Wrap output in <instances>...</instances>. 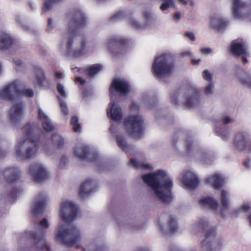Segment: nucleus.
Segmentation results:
<instances>
[{
	"label": "nucleus",
	"instance_id": "41",
	"mask_svg": "<svg viewBox=\"0 0 251 251\" xmlns=\"http://www.w3.org/2000/svg\"><path fill=\"white\" fill-rule=\"evenodd\" d=\"M163 1L162 4L160 6V10L161 11H166L169 8H174L175 7V3L174 0H161Z\"/></svg>",
	"mask_w": 251,
	"mask_h": 251
},
{
	"label": "nucleus",
	"instance_id": "32",
	"mask_svg": "<svg viewBox=\"0 0 251 251\" xmlns=\"http://www.w3.org/2000/svg\"><path fill=\"white\" fill-rule=\"evenodd\" d=\"M117 142L118 146L125 151L129 152L131 148L126 141L123 135L120 134H116Z\"/></svg>",
	"mask_w": 251,
	"mask_h": 251
},
{
	"label": "nucleus",
	"instance_id": "55",
	"mask_svg": "<svg viewBox=\"0 0 251 251\" xmlns=\"http://www.w3.org/2000/svg\"><path fill=\"white\" fill-rule=\"evenodd\" d=\"M244 166L247 168L250 169L251 168V159L247 158L245 159L244 162Z\"/></svg>",
	"mask_w": 251,
	"mask_h": 251
},
{
	"label": "nucleus",
	"instance_id": "11",
	"mask_svg": "<svg viewBox=\"0 0 251 251\" xmlns=\"http://www.w3.org/2000/svg\"><path fill=\"white\" fill-rule=\"evenodd\" d=\"M124 125L128 134L135 138L141 137L145 128L144 119L139 114H131L125 118Z\"/></svg>",
	"mask_w": 251,
	"mask_h": 251
},
{
	"label": "nucleus",
	"instance_id": "24",
	"mask_svg": "<svg viewBox=\"0 0 251 251\" xmlns=\"http://www.w3.org/2000/svg\"><path fill=\"white\" fill-rule=\"evenodd\" d=\"M205 182L216 189H219L223 186L224 178L219 173H214L208 176L205 179Z\"/></svg>",
	"mask_w": 251,
	"mask_h": 251
},
{
	"label": "nucleus",
	"instance_id": "9",
	"mask_svg": "<svg viewBox=\"0 0 251 251\" xmlns=\"http://www.w3.org/2000/svg\"><path fill=\"white\" fill-rule=\"evenodd\" d=\"M22 84V80L17 79L5 85L0 89V100L10 101L17 99L21 96L27 97H33L34 92L31 88L20 90V88Z\"/></svg>",
	"mask_w": 251,
	"mask_h": 251
},
{
	"label": "nucleus",
	"instance_id": "3",
	"mask_svg": "<svg viewBox=\"0 0 251 251\" xmlns=\"http://www.w3.org/2000/svg\"><path fill=\"white\" fill-rule=\"evenodd\" d=\"M23 137L15 146V155L20 160L28 159L36 156L39 150L38 127L35 124L28 123L22 129Z\"/></svg>",
	"mask_w": 251,
	"mask_h": 251
},
{
	"label": "nucleus",
	"instance_id": "60",
	"mask_svg": "<svg viewBox=\"0 0 251 251\" xmlns=\"http://www.w3.org/2000/svg\"><path fill=\"white\" fill-rule=\"evenodd\" d=\"M181 17V14L180 13L177 12L174 14L173 16V19L176 22H178Z\"/></svg>",
	"mask_w": 251,
	"mask_h": 251
},
{
	"label": "nucleus",
	"instance_id": "47",
	"mask_svg": "<svg viewBox=\"0 0 251 251\" xmlns=\"http://www.w3.org/2000/svg\"><path fill=\"white\" fill-rule=\"evenodd\" d=\"M214 84L213 82L208 83L204 88V94L206 95H211L213 92Z\"/></svg>",
	"mask_w": 251,
	"mask_h": 251
},
{
	"label": "nucleus",
	"instance_id": "2",
	"mask_svg": "<svg viewBox=\"0 0 251 251\" xmlns=\"http://www.w3.org/2000/svg\"><path fill=\"white\" fill-rule=\"evenodd\" d=\"M89 23L86 15L80 10H77L72 14V17L68 25V33L63 35L62 43L60 48L68 55L73 57H79L87 54L94 52V47L88 45L86 40L81 41L79 46L74 43V35L75 31L79 28H83Z\"/></svg>",
	"mask_w": 251,
	"mask_h": 251
},
{
	"label": "nucleus",
	"instance_id": "8",
	"mask_svg": "<svg viewBox=\"0 0 251 251\" xmlns=\"http://www.w3.org/2000/svg\"><path fill=\"white\" fill-rule=\"evenodd\" d=\"M174 57L170 52H165L155 58L152 72L157 77L162 79L169 77L174 70Z\"/></svg>",
	"mask_w": 251,
	"mask_h": 251
},
{
	"label": "nucleus",
	"instance_id": "30",
	"mask_svg": "<svg viewBox=\"0 0 251 251\" xmlns=\"http://www.w3.org/2000/svg\"><path fill=\"white\" fill-rule=\"evenodd\" d=\"M35 76L31 78L35 87H42L46 82V78L44 71L40 69H36L34 72Z\"/></svg>",
	"mask_w": 251,
	"mask_h": 251
},
{
	"label": "nucleus",
	"instance_id": "19",
	"mask_svg": "<svg viewBox=\"0 0 251 251\" xmlns=\"http://www.w3.org/2000/svg\"><path fill=\"white\" fill-rule=\"evenodd\" d=\"M180 180L183 184L189 189H196L199 184L198 175L191 169L185 170L182 173Z\"/></svg>",
	"mask_w": 251,
	"mask_h": 251
},
{
	"label": "nucleus",
	"instance_id": "57",
	"mask_svg": "<svg viewBox=\"0 0 251 251\" xmlns=\"http://www.w3.org/2000/svg\"><path fill=\"white\" fill-rule=\"evenodd\" d=\"M75 83H80L81 85L85 83V80L81 77H76L75 79Z\"/></svg>",
	"mask_w": 251,
	"mask_h": 251
},
{
	"label": "nucleus",
	"instance_id": "20",
	"mask_svg": "<svg viewBox=\"0 0 251 251\" xmlns=\"http://www.w3.org/2000/svg\"><path fill=\"white\" fill-rule=\"evenodd\" d=\"M251 139V134L247 131H239L236 133L234 139L233 144L239 151H244L249 147V143Z\"/></svg>",
	"mask_w": 251,
	"mask_h": 251
},
{
	"label": "nucleus",
	"instance_id": "61",
	"mask_svg": "<svg viewBox=\"0 0 251 251\" xmlns=\"http://www.w3.org/2000/svg\"><path fill=\"white\" fill-rule=\"evenodd\" d=\"M201 61V58L198 59H192L191 60V62L194 65L198 66L200 65V63Z\"/></svg>",
	"mask_w": 251,
	"mask_h": 251
},
{
	"label": "nucleus",
	"instance_id": "6",
	"mask_svg": "<svg viewBox=\"0 0 251 251\" xmlns=\"http://www.w3.org/2000/svg\"><path fill=\"white\" fill-rule=\"evenodd\" d=\"M220 201L221 206L220 210L218 201L213 197L202 198L200 199L199 204L201 207L209 208L215 213L220 214L224 217L227 211L231 202V196L228 190H221Z\"/></svg>",
	"mask_w": 251,
	"mask_h": 251
},
{
	"label": "nucleus",
	"instance_id": "45",
	"mask_svg": "<svg viewBox=\"0 0 251 251\" xmlns=\"http://www.w3.org/2000/svg\"><path fill=\"white\" fill-rule=\"evenodd\" d=\"M56 24L51 18H50L48 21L47 31L49 33H52L56 27Z\"/></svg>",
	"mask_w": 251,
	"mask_h": 251
},
{
	"label": "nucleus",
	"instance_id": "48",
	"mask_svg": "<svg viewBox=\"0 0 251 251\" xmlns=\"http://www.w3.org/2000/svg\"><path fill=\"white\" fill-rule=\"evenodd\" d=\"M59 100L60 108L62 110V112L65 115H67L69 113V110L67 107L66 103L63 101L60 98H58Z\"/></svg>",
	"mask_w": 251,
	"mask_h": 251
},
{
	"label": "nucleus",
	"instance_id": "31",
	"mask_svg": "<svg viewBox=\"0 0 251 251\" xmlns=\"http://www.w3.org/2000/svg\"><path fill=\"white\" fill-rule=\"evenodd\" d=\"M251 209V201H244L239 207L233 208L231 212V214L233 216H237L241 213L247 212Z\"/></svg>",
	"mask_w": 251,
	"mask_h": 251
},
{
	"label": "nucleus",
	"instance_id": "18",
	"mask_svg": "<svg viewBox=\"0 0 251 251\" xmlns=\"http://www.w3.org/2000/svg\"><path fill=\"white\" fill-rule=\"evenodd\" d=\"M29 174L33 179L40 182L48 179L50 176L47 168L41 163H34L30 166Z\"/></svg>",
	"mask_w": 251,
	"mask_h": 251
},
{
	"label": "nucleus",
	"instance_id": "38",
	"mask_svg": "<svg viewBox=\"0 0 251 251\" xmlns=\"http://www.w3.org/2000/svg\"><path fill=\"white\" fill-rule=\"evenodd\" d=\"M15 20L17 25L23 30L27 31L29 29V26L22 17L17 16Z\"/></svg>",
	"mask_w": 251,
	"mask_h": 251
},
{
	"label": "nucleus",
	"instance_id": "40",
	"mask_svg": "<svg viewBox=\"0 0 251 251\" xmlns=\"http://www.w3.org/2000/svg\"><path fill=\"white\" fill-rule=\"evenodd\" d=\"M70 124L75 132L79 133L81 131V126L78 123V119L76 116H73L70 120Z\"/></svg>",
	"mask_w": 251,
	"mask_h": 251
},
{
	"label": "nucleus",
	"instance_id": "59",
	"mask_svg": "<svg viewBox=\"0 0 251 251\" xmlns=\"http://www.w3.org/2000/svg\"><path fill=\"white\" fill-rule=\"evenodd\" d=\"M231 122V119L229 117L226 116L222 119V123L223 124H227Z\"/></svg>",
	"mask_w": 251,
	"mask_h": 251
},
{
	"label": "nucleus",
	"instance_id": "7",
	"mask_svg": "<svg viewBox=\"0 0 251 251\" xmlns=\"http://www.w3.org/2000/svg\"><path fill=\"white\" fill-rule=\"evenodd\" d=\"M201 94L199 89L192 87L183 93L174 92L171 94L173 103L182 105L191 108L198 106L201 100Z\"/></svg>",
	"mask_w": 251,
	"mask_h": 251
},
{
	"label": "nucleus",
	"instance_id": "49",
	"mask_svg": "<svg viewBox=\"0 0 251 251\" xmlns=\"http://www.w3.org/2000/svg\"><path fill=\"white\" fill-rule=\"evenodd\" d=\"M200 51L202 54L206 56L211 54L213 50L212 49L210 48H202L200 49Z\"/></svg>",
	"mask_w": 251,
	"mask_h": 251
},
{
	"label": "nucleus",
	"instance_id": "54",
	"mask_svg": "<svg viewBox=\"0 0 251 251\" xmlns=\"http://www.w3.org/2000/svg\"><path fill=\"white\" fill-rule=\"evenodd\" d=\"M185 36L189 39L191 41H194L196 40L195 34L191 32H187L185 34Z\"/></svg>",
	"mask_w": 251,
	"mask_h": 251
},
{
	"label": "nucleus",
	"instance_id": "17",
	"mask_svg": "<svg viewBox=\"0 0 251 251\" xmlns=\"http://www.w3.org/2000/svg\"><path fill=\"white\" fill-rule=\"evenodd\" d=\"M130 42L129 39L122 36H114L107 40V48L110 52L116 54L122 51V48Z\"/></svg>",
	"mask_w": 251,
	"mask_h": 251
},
{
	"label": "nucleus",
	"instance_id": "35",
	"mask_svg": "<svg viewBox=\"0 0 251 251\" xmlns=\"http://www.w3.org/2000/svg\"><path fill=\"white\" fill-rule=\"evenodd\" d=\"M208 221L206 219H200L193 226L194 230L196 231H203L208 226Z\"/></svg>",
	"mask_w": 251,
	"mask_h": 251
},
{
	"label": "nucleus",
	"instance_id": "64",
	"mask_svg": "<svg viewBox=\"0 0 251 251\" xmlns=\"http://www.w3.org/2000/svg\"><path fill=\"white\" fill-rule=\"evenodd\" d=\"M182 55H183V56L188 55V56H190L191 57H192L193 56V53L190 51H189V50L184 52L183 53Z\"/></svg>",
	"mask_w": 251,
	"mask_h": 251
},
{
	"label": "nucleus",
	"instance_id": "46",
	"mask_svg": "<svg viewBox=\"0 0 251 251\" xmlns=\"http://www.w3.org/2000/svg\"><path fill=\"white\" fill-rule=\"evenodd\" d=\"M57 92L61 97L64 98H67V95L65 90V87L64 85L58 83L57 86Z\"/></svg>",
	"mask_w": 251,
	"mask_h": 251
},
{
	"label": "nucleus",
	"instance_id": "22",
	"mask_svg": "<svg viewBox=\"0 0 251 251\" xmlns=\"http://www.w3.org/2000/svg\"><path fill=\"white\" fill-rule=\"evenodd\" d=\"M230 49L232 52L236 55H243L242 60L244 64L247 62V59L246 56L247 52L244 47V42L242 39H238L234 41L231 44Z\"/></svg>",
	"mask_w": 251,
	"mask_h": 251
},
{
	"label": "nucleus",
	"instance_id": "25",
	"mask_svg": "<svg viewBox=\"0 0 251 251\" xmlns=\"http://www.w3.org/2000/svg\"><path fill=\"white\" fill-rule=\"evenodd\" d=\"M227 24V21L220 15H213L210 18L209 26L213 29L220 30L226 27Z\"/></svg>",
	"mask_w": 251,
	"mask_h": 251
},
{
	"label": "nucleus",
	"instance_id": "43",
	"mask_svg": "<svg viewBox=\"0 0 251 251\" xmlns=\"http://www.w3.org/2000/svg\"><path fill=\"white\" fill-rule=\"evenodd\" d=\"M52 140L53 142L56 144L59 147H62L65 142L64 139L57 134L52 135Z\"/></svg>",
	"mask_w": 251,
	"mask_h": 251
},
{
	"label": "nucleus",
	"instance_id": "12",
	"mask_svg": "<svg viewBox=\"0 0 251 251\" xmlns=\"http://www.w3.org/2000/svg\"><path fill=\"white\" fill-rule=\"evenodd\" d=\"M21 171L18 167H10L4 171V184L9 194L13 195L20 190L21 185L20 183Z\"/></svg>",
	"mask_w": 251,
	"mask_h": 251
},
{
	"label": "nucleus",
	"instance_id": "16",
	"mask_svg": "<svg viewBox=\"0 0 251 251\" xmlns=\"http://www.w3.org/2000/svg\"><path fill=\"white\" fill-rule=\"evenodd\" d=\"M230 0L232 11L235 18H241L251 14V2H245L241 0Z\"/></svg>",
	"mask_w": 251,
	"mask_h": 251
},
{
	"label": "nucleus",
	"instance_id": "52",
	"mask_svg": "<svg viewBox=\"0 0 251 251\" xmlns=\"http://www.w3.org/2000/svg\"><path fill=\"white\" fill-rule=\"evenodd\" d=\"M68 162L67 157L66 156L63 155L60 159L59 167L62 168L64 167L65 165L68 163Z\"/></svg>",
	"mask_w": 251,
	"mask_h": 251
},
{
	"label": "nucleus",
	"instance_id": "53",
	"mask_svg": "<svg viewBox=\"0 0 251 251\" xmlns=\"http://www.w3.org/2000/svg\"><path fill=\"white\" fill-rule=\"evenodd\" d=\"M178 1L184 5L189 4L190 6H193L195 5L194 0H178Z\"/></svg>",
	"mask_w": 251,
	"mask_h": 251
},
{
	"label": "nucleus",
	"instance_id": "37",
	"mask_svg": "<svg viewBox=\"0 0 251 251\" xmlns=\"http://www.w3.org/2000/svg\"><path fill=\"white\" fill-rule=\"evenodd\" d=\"M141 100L142 101V104L146 108L149 109L152 108L156 103L154 99L150 98L146 95H144L142 96Z\"/></svg>",
	"mask_w": 251,
	"mask_h": 251
},
{
	"label": "nucleus",
	"instance_id": "62",
	"mask_svg": "<svg viewBox=\"0 0 251 251\" xmlns=\"http://www.w3.org/2000/svg\"><path fill=\"white\" fill-rule=\"evenodd\" d=\"M93 248H95V249L96 250V251H101V250H102V248L101 247H96L95 246L94 247V245H90V247H88V249H92V250H93Z\"/></svg>",
	"mask_w": 251,
	"mask_h": 251
},
{
	"label": "nucleus",
	"instance_id": "44",
	"mask_svg": "<svg viewBox=\"0 0 251 251\" xmlns=\"http://www.w3.org/2000/svg\"><path fill=\"white\" fill-rule=\"evenodd\" d=\"M202 78L208 82V83L212 82L213 75L208 70H204L201 74Z\"/></svg>",
	"mask_w": 251,
	"mask_h": 251
},
{
	"label": "nucleus",
	"instance_id": "23",
	"mask_svg": "<svg viewBox=\"0 0 251 251\" xmlns=\"http://www.w3.org/2000/svg\"><path fill=\"white\" fill-rule=\"evenodd\" d=\"M143 18L145 23L140 24L139 22L134 17H129L128 20L129 25L132 28L135 29H143L146 27L147 23L150 22L152 18V14L149 11H146L143 13Z\"/></svg>",
	"mask_w": 251,
	"mask_h": 251
},
{
	"label": "nucleus",
	"instance_id": "27",
	"mask_svg": "<svg viewBox=\"0 0 251 251\" xmlns=\"http://www.w3.org/2000/svg\"><path fill=\"white\" fill-rule=\"evenodd\" d=\"M38 117L41 122L44 130L49 132L54 128L53 125L48 116L40 108L38 109Z\"/></svg>",
	"mask_w": 251,
	"mask_h": 251
},
{
	"label": "nucleus",
	"instance_id": "39",
	"mask_svg": "<svg viewBox=\"0 0 251 251\" xmlns=\"http://www.w3.org/2000/svg\"><path fill=\"white\" fill-rule=\"evenodd\" d=\"M219 125L220 126V124H219V125H217L216 126V132L219 136H220L223 140H226L229 137V132L228 130L223 128H220L218 126Z\"/></svg>",
	"mask_w": 251,
	"mask_h": 251
},
{
	"label": "nucleus",
	"instance_id": "15",
	"mask_svg": "<svg viewBox=\"0 0 251 251\" xmlns=\"http://www.w3.org/2000/svg\"><path fill=\"white\" fill-rule=\"evenodd\" d=\"M24 115V106L22 102H15L11 107L7 118L13 126L18 125L23 120Z\"/></svg>",
	"mask_w": 251,
	"mask_h": 251
},
{
	"label": "nucleus",
	"instance_id": "51",
	"mask_svg": "<svg viewBox=\"0 0 251 251\" xmlns=\"http://www.w3.org/2000/svg\"><path fill=\"white\" fill-rule=\"evenodd\" d=\"M139 109V106L136 102H133L130 106V110L132 113L137 112Z\"/></svg>",
	"mask_w": 251,
	"mask_h": 251
},
{
	"label": "nucleus",
	"instance_id": "13",
	"mask_svg": "<svg viewBox=\"0 0 251 251\" xmlns=\"http://www.w3.org/2000/svg\"><path fill=\"white\" fill-rule=\"evenodd\" d=\"M224 245V239L217 236L215 229L207 231L205 239L201 242V247L207 251H216Z\"/></svg>",
	"mask_w": 251,
	"mask_h": 251
},
{
	"label": "nucleus",
	"instance_id": "36",
	"mask_svg": "<svg viewBox=\"0 0 251 251\" xmlns=\"http://www.w3.org/2000/svg\"><path fill=\"white\" fill-rule=\"evenodd\" d=\"M102 66L100 64H95L91 66L85 71L87 75L93 76L102 70Z\"/></svg>",
	"mask_w": 251,
	"mask_h": 251
},
{
	"label": "nucleus",
	"instance_id": "4",
	"mask_svg": "<svg viewBox=\"0 0 251 251\" xmlns=\"http://www.w3.org/2000/svg\"><path fill=\"white\" fill-rule=\"evenodd\" d=\"M144 182L149 185L155 196L164 202L172 201L171 190L173 187V181L168 172L162 169L142 176Z\"/></svg>",
	"mask_w": 251,
	"mask_h": 251
},
{
	"label": "nucleus",
	"instance_id": "56",
	"mask_svg": "<svg viewBox=\"0 0 251 251\" xmlns=\"http://www.w3.org/2000/svg\"><path fill=\"white\" fill-rule=\"evenodd\" d=\"M64 77V75L61 73L56 72L55 74V78L57 80L63 79Z\"/></svg>",
	"mask_w": 251,
	"mask_h": 251
},
{
	"label": "nucleus",
	"instance_id": "5",
	"mask_svg": "<svg viewBox=\"0 0 251 251\" xmlns=\"http://www.w3.org/2000/svg\"><path fill=\"white\" fill-rule=\"evenodd\" d=\"M131 90L128 82L124 78H116L113 80L109 87L111 101L107 108L108 117L116 122H120L123 119L124 113L123 109L119 103L115 101L117 95L126 96Z\"/></svg>",
	"mask_w": 251,
	"mask_h": 251
},
{
	"label": "nucleus",
	"instance_id": "28",
	"mask_svg": "<svg viewBox=\"0 0 251 251\" xmlns=\"http://www.w3.org/2000/svg\"><path fill=\"white\" fill-rule=\"evenodd\" d=\"M237 83L248 88H251V75L245 72H240L235 75Z\"/></svg>",
	"mask_w": 251,
	"mask_h": 251
},
{
	"label": "nucleus",
	"instance_id": "63",
	"mask_svg": "<svg viewBox=\"0 0 251 251\" xmlns=\"http://www.w3.org/2000/svg\"><path fill=\"white\" fill-rule=\"evenodd\" d=\"M117 127L114 125H112L110 128V130L111 133H116L117 132Z\"/></svg>",
	"mask_w": 251,
	"mask_h": 251
},
{
	"label": "nucleus",
	"instance_id": "1",
	"mask_svg": "<svg viewBox=\"0 0 251 251\" xmlns=\"http://www.w3.org/2000/svg\"><path fill=\"white\" fill-rule=\"evenodd\" d=\"M59 216L65 224H59L55 229L56 240L69 247L80 248L85 242L84 235L77 227L69 224L78 216L76 205L69 200L63 201L60 205Z\"/></svg>",
	"mask_w": 251,
	"mask_h": 251
},
{
	"label": "nucleus",
	"instance_id": "10",
	"mask_svg": "<svg viewBox=\"0 0 251 251\" xmlns=\"http://www.w3.org/2000/svg\"><path fill=\"white\" fill-rule=\"evenodd\" d=\"M50 224L46 218H44L39 223L34 225V231H28L26 233V237L33 239L35 245L38 248H41L49 251V247L45 240V233L44 230L48 228Z\"/></svg>",
	"mask_w": 251,
	"mask_h": 251
},
{
	"label": "nucleus",
	"instance_id": "33",
	"mask_svg": "<svg viewBox=\"0 0 251 251\" xmlns=\"http://www.w3.org/2000/svg\"><path fill=\"white\" fill-rule=\"evenodd\" d=\"M131 165L134 168L143 169L150 170L152 169V165L148 163L146 161H138L134 159H131L130 161Z\"/></svg>",
	"mask_w": 251,
	"mask_h": 251
},
{
	"label": "nucleus",
	"instance_id": "29",
	"mask_svg": "<svg viewBox=\"0 0 251 251\" xmlns=\"http://www.w3.org/2000/svg\"><path fill=\"white\" fill-rule=\"evenodd\" d=\"M96 182L92 180H86L81 185L79 189V194L84 197L95 190Z\"/></svg>",
	"mask_w": 251,
	"mask_h": 251
},
{
	"label": "nucleus",
	"instance_id": "34",
	"mask_svg": "<svg viewBox=\"0 0 251 251\" xmlns=\"http://www.w3.org/2000/svg\"><path fill=\"white\" fill-rule=\"evenodd\" d=\"M196 157L197 159L202 163L208 164L210 162L209 161V155H208L207 151L205 150L201 149L196 154Z\"/></svg>",
	"mask_w": 251,
	"mask_h": 251
},
{
	"label": "nucleus",
	"instance_id": "42",
	"mask_svg": "<svg viewBox=\"0 0 251 251\" xmlns=\"http://www.w3.org/2000/svg\"><path fill=\"white\" fill-rule=\"evenodd\" d=\"M169 226L170 232L171 233H174L177 230L178 226L177 225V220L175 218L171 217L170 219Z\"/></svg>",
	"mask_w": 251,
	"mask_h": 251
},
{
	"label": "nucleus",
	"instance_id": "26",
	"mask_svg": "<svg viewBox=\"0 0 251 251\" xmlns=\"http://www.w3.org/2000/svg\"><path fill=\"white\" fill-rule=\"evenodd\" d=\"M14 43L13 37L5 31H0V50H7Z\"/></svg>",
	"mask_w": 251,
	"mask_h": 251
},
{
	"label": "nucleus",
	"instance_id": "14",
	"mask_svg": "<svg viewBox=\"0 0 251 251\" xmlns=\"http://www.w3.org/2000/svg\"><path fill=\"white\" fill-rule=\"evenodd\" d=\"M74 155L80 160L87 161H94L97 158L98 155L89 146L83 144L78 143L74 149Z\"/></svg>",
	"mask_w": 251,
	"mask_h": 251
},
{
	"label": "nucleus",
	"instance_id": "21",
	"mask_svg": "<svg viewBox=\"0 0 251 251\" xmlns=\"http://www.w3.org/2000/svg\"><path fill=\"white\" fill-rule=\"evenodd\" d=\"M47 202V195L45 193H40L35 197L31 205L32 213L35 216H38L45 208Z\"/></svg>",
	"mask_w": 251,
	"mask_h": 251
},
{
	"label": "nucleus",
	"instance_id": "50",
	"mask_svg": "<svg viewBox=\"0 0 251 251\" xmlns=\"http://www.w3.org/2000/svg\"><path fill=\"white\" fill-rule=\"evenodd\" d=\"M124 13L122 11H119L116 13L114 16L111 18V20L112 21H116L118 20L121 19L123 18Z\"/></svg>",
	"mask_w": 251,
	"mask_h": 251
},
{
	"label": "nucleus",
	"instance_id": "58",
	"mask_svg": "<svg viewBox=\"0 0 251 251\" xmlns=\"http://www.w3.org/2000/svg\"><path fill=\"white\" fill-rule=\"evenodd\" d=\"M13 62L14 64L18 67L21 66L23 65V62L20 59L15 58L13 60Z\"/></svg>",
	"mask_w": 251,
	"mask_h": 251
}]
</instances>
